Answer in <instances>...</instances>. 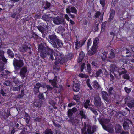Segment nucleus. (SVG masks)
<instances>
[{"label":"nucleus","instance_id":"nucleus-1","mask_svg":"<svg viewBox=\"0 0 134 134\" xmlns=\"http://www.w3.org/2000/svg\"><path fill=\"white\" fill-rule=\"evenodd\" d=\"M45 43H41L38 46V50L40 54V57L44 59L47 58H49L52 60H54L53 55L54 54V50L48 46H44Z\"/></svg>","mask_w":134,"mask_h":134},{"label":"nucleus","instance_id":"nucleus-2","mask_svg":"<svg viewBox=\"0 0 134 134\" xmlns=\"http://www.w3.org/2000/svg\"><path fill=\"white\" fill-rule=\"evenodd\" d=\"M13 65L15 70L16 71H18L20 70L24 65L23 60H17L16 59H15V58L13 61Z\"/></svg>","mask_w":134,"mask_h":134},{"label":"nucleus","instance_id":"nucleus-3","mask_svg":"<svg viewBox=\"0 0 134 134\" xmlns=\"http://www.w3.org/2000/svg\"><path fill=\"white\" fill-rule=\"evenodd\" d=\"M36 27L38 29L39 31L42 33H43L45 31H49L50 27L47 23H40L36 26Z\"/></svg>","mask_w":134,"mask_h":134},{"label":"nucleus","instance_id":"nucleus-4","mask_svg":"<svg viewBox=\"0 0 134 134\" xmlns=\"http://www.w3.org/2000/svg\"><path fill=\"white\" fill-rule=\"evenodd\" d=\"M99 121L103 128L109 132V119L101 118L99 120Z\"/></svg>","mask_w":134,"mask_h":134},{"label":"nucleus","instance_id":"nucleus-5","mask_svg":"<svg viewBox=\"0 0 134 134\" xmlns=\"http://www.w3.org/2000/svg\"><path fill=\"white\" fill-rule=\"evenodd\" d=\"M87 38L86 37H85L82 40H80L79 42L78 40L77 39H76V41L75 42V48L76 49H78L79 48H80L83 45Z\"/></svg>","mask_w":134,"mask_h":134},{"label":"nucleus","instance_id":"nucleus-6","mask_svg":"<svg viewBox=\"0 0 134 134\" xmlns=\"http://www.w3.org/2000/svg\"><path fill=\"white\" fill-rule=\"evenodd\" d=\"M48 38L49 39L48 40V42L52 45L53 47H57L56 45L55 41L58 38L57 36L55 34H53L50 35Z\"/></svg>","mask_w":134,"mask_h":134},{"label":"nucleus","instance_id":"nucleus-7","mask_svg":"<svg viewBox=\"0 0 134 134\" xmlns=\"http://www.w3.org/2000/svg\"><path fill=\"white\" fill-rule=\"evenodd\" d=\"M20 71L19 73L21 79L23 80L25 77L26 73L27 72V67L26 66L22 67L20 69Z\"/></svg>","mask_w":134,"mask_h":134},{"label":"nucleus","instance_id":"nucleus-8","mask_svg":"<svg viewBox=\"0 0 134 134\" xmlns=\"http://www.w3.org/2000/svg\"><path fill=\"white\" fill-rule=\"evenodd\" d=\"M87 131L88 134H93L95 132L96 129V125L91 126L89 124L87 125Z\"/></svg>","mask_w":134,"mask_h":134},{"label":"nucleus","instance_id":"nucleus-9","mask_svg":"<svg viewBox=\"0 0 134 134\" xmlns=\"http://www.w3.org/2000/svg\"><path fill=\"white\" fill-rule=\"evenodd\" d=\"M126 103H127V105L130 108L134 107V99L129 96L126 97L125 99Z\"/></svg>","mask_w":134,"mask_h":134},{"label":"nucleus","instance_id":"nucleus-10","mask_svg":"<svg viewBox=\"0 0 134 134\" xmlns=\"http://www.w3.org/2000/svg\"><path fill=\"white\" fill-rule=\"evenodd\" d=\"M53 21L55 24L58 25L62 23H64V19L58 16L56 18H54L53 19Z\"/></svg>","mask_w":134,"mask_h":134},{"label":"nucleus","instance_id":"nucleus-11","mask_svg":"<svg viewBox=\"0 0 134 134\" xmlns=\"http://www.w3.org/2000/svg\"><path fill=\"white\" fill-rule=\"evenodd\" d=\"M57 76H55L53 79H50L49 80V82L51 83L52 85L54 88H57L58 82Z\"/></svg>","mask_w":134,"mask_h":134},{"label":"nucleus","instance_id":"nucleus-12","mask_svg":"<svg viewBox=\"0 0 134 134\" xmlns=\"http://www.w3.org/2000/svg\"><path fill=\"white\" fill-rule=\"evenodd\" d=\"M100 98L99 96H96L94 98V104L97 107H100L102 104Z\"/></svg>","mask_w":134,"mask_h":134},{"label":"nucleus","instance_id":"nucleus-13","mask_svg":"<svg viewBox=\"0 0 134 134\" xmlns=\"http://www.w3.org/2000/svg\"><path fill=\"white\" fill-rule=\"evenodd\" d=\"M41 86V85L40 83H36L34 85L33 90L34 94H36L39 92V89Z\"/></svg>","mask_w":134,"mask_h":134},{"label":"nucleus","instance_id":"nucleus-14","mask_svg":"<svg viewBox=\"0 0 134 134\" xmlns=\"http://www.w3.org/2000/svg\"><path fill=\"white\" fill-rule=\"evenodd\" d=\"M73 82L74 83L72 86L73 91L75 92H79L80 88V85L78 83H75L74 81Z\"/></svg>","mask_w":134,"mask_h":134},{"label":"nucleus","instance_id":"nucleus-15","mask_svg":"<svg viewBox=\"0 0 134 134\" xmlns=\"http://www.w3.org/2000/svg\"><path fill=\"white\" fill-rule=\"evenodd\" d=\"M21 51L22 52H25L28 51L30 54L31 53V52L30 51L31 48L30 47H28V46L26 45H23L22 47L20 48Z\"/></svg>","mask_w":134,"mask_h":134},{"label":"nucleus","instance_id":"nucleus-16","mask_svg":"<svg viewBox=\"0 0 134 134\" xmlns=\"http://www.w3.org/2000/svg\"><path fill=\"white\" fill-rule=\"evenodd\" d=\"M4 51L0 50V59L5 64L7 62V60L4 56Z\"/></svg>","mask_w":134,"mask_h":134},{"label":"nucleus","instance_id":"nucleus-17","mask_svg":"<svg viewBox=\"0 0 134 134\" xmlns=\"http://www.w3.org/2000/svg\"><path fill=\"white\" fill-rule=\"evenodd\" d=\"M131 123L132 124V122L131 121L127 119H126L125 121L123 124V126L124 130H128L129 128V124Z\"/></svg>","mask_w":134,"mask_h":134},{"label":"nucleus","instance_id":"nucleus-18","mask_svg":"<svg viewBox=\"0 0 134 134\" xmlns=\"http://www.w3.org/2000/svg\"><path fill=\"white\" fill-rule=\"evenodd\" d=\"M97 48L92 46L91 49L87 50L88 55L90 56H91L94 54L96 53Z\"/></svg>","mask_w":134,"mask_h":134},{"label":"nucleus","instance_id":"nucleus-19","mask_svg":"<svg viewBox=\"0 0 134 134\" xmlns=\"http://www.w3.org/2000/svg\"><path fill=\"white\" fill-rule=\"evenodd\" d=\"M56 45L57 46V47H54L55 48H57L58 49L61 47L63 44L62 41L61 40L57 38L55 41Z\"/></svg>","mask_w":134,"mask_h":134},{"label":"nucleus","instance_id":"nucleus-20","mask_svg":"<svg viewBox=\"0 0 134 134\" xmlns=\"http://www.w3.org/2000/svg\"><path fill=\"white\" fill-rule=\"evenodd\" d=\"M85 54L83 51H81L79 54V58L78 59V62L80 63L81 62L85 57Z\"/></svg>","mask_w":134,"mask_h":134},{"label":"nucleus","instance_id":"nucleus-21","mask_svg":"<svg viewBox=\"0 0 134 134\" xmlns=\"http://www.w3.org/2000/svg\"><path fill=\"white\" fill-rule=\"evenodd\" d=\"M24 119H25V121L27 124H29L30 120V117L28 113L25 112Z\"/></svg>","mask_w":134,"mask_h":134},{"label":"nucleus","instance_id":"nucleus-22","mask_svg":"<svg viewBox=\"0 0 134 134\" xmlns=\"http://www.w3.org/2000/svg\"><path fill=\"white\" fill-rule=\"evenodd\" d=\"M102 97L103 99L106 101L108 100V95L107 93L105 91H102L101 92Z\"/></svg>","mask_w":134,"mask_h":134},{"label":"nucleus","instance_id":"nucleus-23","mask_svg":"<svg viewBox=\"0 0 134 134\" xmlns=\"http://www.w3.org/2000/svg\"><path fill=\"white\" fill-rule=\"evenodd\" d=\"M99 42V40L97 37H96L93 40V46L98 48L97 45Z\"/></svg>","mask_w":134,"mask_h":134},{"label":"nucleus","instance_id":"nucleus-24","mask_svg":"<svg viewBox=\"0 0 134 134\" xmlns=\"http://www.w3.org/2000/svg\"><path fill=\"white\" fill-rule=\"evenodd\" d=\"M107 22L105 21L104 22H103L101 24V28L100 31L101 33L105 31V28L106 27V24Z\"/></svg>","mask_w":134,"mask_h":134},{"label":"nucleus","instance_id":"nucleus-25","mask_svg":"<svg viewBox=\"0 0 134 134\" xmlns=\"http://www.w3.org/2000/svg\"><path fill=\"white\" fill-rule=\"evenodd\" d=\"M108 52H104V53H102L101 54H100V56L101 59L103 61L105 60L107 58V54Z\"/></svg>","mask_w":134,"mask_h":134},{"label":"nucleus","instance_id":"nucleus-26","mask_svg":"<svg viewBox=\"0 0 134 134\" xmlns=\"http://www.w3.org/2000/svg\"><path fill=\"white\" fill-rule=\"evenodd\" d=\"M66 8L69 9H70L71 12L77 14V10L75 7L74 6H71V7L69 6L68 8Z\"/></svg>","mask_w":134,"mask_h":134},{"label":"nucleus","instance_id":"nucleus-27","mask_svg":"<svg viewBox=\"0 0 134 134\" xmlns=\"http://www.w3.org/2000/svg\"><path fill=\"white\" fill-rule=\"evenodd\" d=\"M92 85L94 88L97 89H98L100 87L98 83L96 80H95L93 82Z\"/></svg>","mask_w":134,"mask_h":134},{"label":"nucleus","instance_id":"nucleus-28","mask_svg":"<svg viewBox=\"0 0 134 134\" xmlns=\"http://www.w3.org/2000/svg\"><path fill=\"white\" fill-rule=\"evenodd\" d=\"M30 129V128L29 126L26 125V126L23 128V130L22 131H24L25 133H28L29 132Z\"/></svg>","mask_w":134,"mask_h":134},{"label":"nucleus","instance_id":"nucleus-29","mask_svg":"<svg viewBox=\"0 0 134 134\" xmlns=\"http://www.w3.org/2000/svg\"><path fill=\"white\" fill-rule=\"evenodd\" d=\"M7 53L10 58H13L14 57V54L13 52L10 49H8Z\"/></svg>","mask_w":134,"mask_h":134},{"label":"nucleus","instance_id":"nucleus-30","mask_svg":"<svg viewBox=\"0 0 134 134\" xmlns=\"http://www.w3.org/2000/svg\"><path fill=\"white\" fill-rule=\"evenodd\" d=\"M49 103L53 107L54 109H56L57 108V107L55 106L56 104V103L52 100H51L49 101Z\"/></svg>","mask_w":134,"mask_h":134},{"label":"nucleus","instance_id":"nucleus-31","mask_svg":"<svg viewBox=\"0 0 134 134\" xmlns=\"http://www.w3.org/2000/svg\"><path fill=\"white\" fill-rule=\"evenodd\" d=\"M11 115L10 111L9 110L7 109V112H5L4 114V118H7L9 116Z\"/></svg>","mask_w":134,"mask_h":134},{"label":"nucleus","instance_id":"nucleus-32","mask_svg":"<svg viewBox=\"0 0 134 134\" xmlns=\"http://www.w3.org/2000/svg\"><path fill=\"white\" fill-rule=\"evenodd\" d=\"M73 112L71 111V109H69L67 112V115L68 118L70 119L72 118V116L73 115Z\"/></svg>","mask_w":134,"mask_h":134},{"label":"nucleus","instance_id":"nucleus-33","mask_svg":"<svg viewBox=\"0 0 134 134\" xmlns=\"http://www.w3.org/2000/svg\"><path fill=\"white\" fill-rule=\"evenodd\" d=\"M116 131L117 133H119L121 131V127L118 124L116 125L115 127Z\"/></svg>","mask_w":134,"mask_h":134},{"label":"nucleus","instance_id":"nucleus-34","mask_svg":"<svg viewBox=\"0 0 134 134\" xmlns=\"http://www.w3.org/2000/svg\"><path fill=\"white\" fill-rule=\"evenodd\" d=\"M54 132L52 131L51 129H46L44 131L45 134H53Z\"/></svg>","mask_w":134,"mask_h":134},{"label":"nucleus","instance_id":"nucleus-35","mask_svg":"<svg viewBox=\"0 0 134 134\" xmlns=\"http://www.w3.org/2000/svg\"><path fill=\"white\" fill-rule=\"evenodd\" d=\"M42 19L46 21H48L50 20V18L49 16L47 14H45L42 17Z\"/></svg>","mask_w":134,"mask_h":134},{"label":"nucleus","instance_id":"nucleus-36","mask_svg":"<svg viewBox=\"0 0 134 134\" xmlns=\"http://www.w3.org/2000/svg\"><path fill=\"white\" fill-rule=\"evenodd\" d=\"M66 10L67 13L69 14V16L71 18L73 19L75 18V16L74 15L71 14V11L69 9L66 8Z\"/></svg>","mask_w":134,"mask_h":134},{"label":"nucleus","instance_id":"nucleus-37","mask_svg":"<svg viewBox=\"0 0 134 134\" xmlns=\"http://www.w3.org/2000/svg\"><path fill=\"white\" fill-rule=\"evenodd\" d=\"M114 51L112 49L111 50L109 53V58H113L115 57Z\"/></svg>","mask_w":134,"mask_h":134},{"label":"nucleus","instance_id":"nucleus-38","mask_svg":"<svg viewBox=\"0 0 134 134\" xmlns=\"http://www.w3.org/2000/svg\"><path fill=\"white\" fill-rule=\"evenodd\" d=\"M113 87H110L109 88V96L110 95H112V98H113V97H114V91L113 90Z\"/></svg>","mask_w":134,"mask_h":134},{"label":"nucleus","instance_id":"nucleus-39","mask_svg":"<svg viewBox=\"0 0 134 134\" xmlns=\"http://www.w3.org/2000/svg\"><path fill=\"white\" fill-rule=\"evenodd\" d=\"M79 115L81 116V119H86V115L82 110L79 113Z\"/></svg>","mask_w":134,"mask_h":134},{"label":"nucleus","instance_id":"nucleus-40","mask_svg":"<svg viewBox=\"0 0 134 134\" xmlns=\"http://www.w3.org/2000/svg\"><path fill=\"white\" fill-rule=\"evenodd\" d=\"M73 99L77 102L80 101V98L78 95H74L73 97Z\"/></svg>","mask_w":134,"mask_h":134},{"label":"nucleus","instance_id":"nucleus-41","mask_svg":"<svg viewBox=\"0 0 134 134\" xmlns=\"http://www.w3.org/2000/svg\"><path fill=\"white\" fill-rule=\"evenodd\" d=\"M46 4L44 7L45 9H47L50 8L51 4L50 2H48L47 1L46 2Z\"/></svg>","mask_w":134,"mask_h":134},{"label":"nucleus","instance_id":"nucleus-42","mask_svg":"<svg viewBox=\"0 0 134 134\" xmlns=\"http://www.w3.org/2000/svg\"><path fill=\"white\" fill-rule=\"evenodd\" d=\"M92 43V40L90 38L88 39L87 45V50H88L89 49V46H91Z\"/></svg>","mask_w":134,"mask_h":134},{"label":"nucleus","instance_id":"nucleus-43","mask_svg":"<svg viewBox=\"0 0 134 134\" xmlns=\"http://www.w3.org/2000/svg\"><path fill=\"white\" fill-rule=\"evenodd\" d=\"M90 102V101L89 100H86L83 105V106L85 108H87L88 107V106L90 105H89Z\"/></svg>","mask_w":134,"mask_h":134},{"label":"nucleus","instance_id":"nucleus-44","mask_svg":"<svg viewBox=\"0 0 134 134\" xmlns=\"http://www.w3.org/2000/svg\"><path fill=\"white\" fill-rule=\"evenodd\" d=\"M21 86H22L21 85H20L16 87H12V90L14 91H18V90L19 91L21 87Z\"/></svg>","mask_w":134,"mask_h":134},{"label":"nucleus","instance_id":"nucleus-45","mask_svg":"<svg viewBox=\"0 0 134 134\" xmlns=\"http://www.w3.org/2000/svg\"><path fill=\"white\" fill-rule=\"evenodd\" d=\"M38 98L39 99L41 100H44L45 99L44 96L42 93H40Z\"/></svg>","mask_w":134,"mask_h":134},{"label":"nucleus","instance_id":"nucleus-46","mask_svg":"<svg viewBox=\"0 0 134 134\" xmlns=\"http://www.w3.org/2000/svg\"><path fill=\"white\" fill-rule=\"evenodd\" d=\"M115 14V12L114 10H111L110 14V18L109 19V21L112 19L113 18Z\"/></svg>","mask_w":134,"mask_h":134},{"label":"nucleus","instance_id":"nucleus-47","mask_svg":"<svg viewBox=\"0 0 134 134\" xmlns=\"http://www.w3.org/2000/svg\"><path fill=\"white\" fill-rule=\"evenodd\" d=\"M87 69L88 72L90 74L91 73L92 70L90 64L88 63L87 65Z\"/></svg>","mask_w":134,"mask_h":134},{"label":"nucleus","instance_id":"nucleus-48","mask_svg":"<svg viewBox=\"0 0 134 134\" xmlns=\"http://www.w3.org/2000/svg\"><path fill=\"white\" fill-rule=\"evenodd\" d=\"M4 67V63L1 61L0 62V72L3 70Z\"/></svg>","mask_w":134,"mask_h":134},{"label":"nucleus","instance_id":"nucleus-49","mask_svg":"<svg viewBox=\"0 0 134 134\" xmlns=\"http://www.w3.org/2000/svg\"><path fill=\"white\" fill-rule=\"evenodd\" d=\"M7 92L6 89H1L0 90V93L3 96H5Z\"/></svg>","mask_w":134,"mask_h":134},{"label":"nucleus","instance_id":"nucleus-50","mask_svg":"<svg viewBox=\"0 0 134 134\" xmlns=\"http://www.w3.org/2000/svg\"><path fill=\"white\" fill-rule=\"evenodd\" d=\"M65 30V29L63 26H60L58 28V30L59 32H62Z\"/></svg>","mask_w":134,"mask_h":134},{"label":"nucleus","instance_id":"nucleus-51","mask_svg":"<svg viewBox=\"0 0 134 134\" xmlns=\"http://www.w3.org/2000/svg\"><path fill=\"white\" fill-rule=\"evenodd\" d=\"M38 36L35 33H33L31 36V38H33L35 39H37L38 38Z\"/></svg>","mask_w":134,"mask_h":134},{"label":"nucleus","instance_id":"nucleus-52","mask_svg":"<svg viewBox=\"0 0 134 134\" xmlns=\"http://www.w3.org/2000/svg\"><path fill=\"white\" fill-rule=\"evenodd\" d=\"M13 82L15 84L18 85L20 84L21 82L18 79H14Z\"/></svg>","mask_w":134,"mask_h":134},{"label":"nucleus","instance_id":"nucleus-53","mask_svg":"<svg viewBox=\"0 0 134 134\" xmlns=\"http://www.w3.org/2000/svg\"><path fill=\"white\" fill-rule=\"evenodd\" d=\"M122 77L125 79L127 80H129L130 78V76L129 74H124L123 76Z\"/></svg>","mask_w":134,"mask_h":134},{"label":"nucleus","instance_id":"nucleus-54","mask_svg":"<svg viewBox=\"0 0 134 134\" xmlns=\"http://www.w3.org/2000/svg\"><path fill=\"white\" fill-rule=\"evenodd\" d=\"M102 72V70L101 69H100L98 70L96 73V77H98Z\"/></svg>","mask_w":134,"mask_h":134},{"label":"nucleus","instance_id":"nucleus-55","mask_svg":"<svg viewBox=\"0 0 134 134\" xmlns=\"http://www.w3.org/2000/svg\"><path fill=\"white\" fill-rule=\"evenodd\" d=\"M101 13L100 11H97L95 13L94 16L95 18H98L99 17V16L100 15Z\"/></svg>","mask_w":134,"mask_h":134},{"label":"nucleus","instance_id":"nucleus-56","mask_svg":"<svg viewBox=\"0 0 134 134\" xmlns=\"http://www.w3.org/2000/svg\"><path fill=\"white\" fill-rule=\"evenodd\" d=\"M34 104L35 106L37 107H38L39 108L41 106V103L39 102H34Z\"/></svg>","mask_w":134,"mask_h":134},{"label":"nucleus","instance_id":"nucleus-57","mask_svg":"<svg viewBox=\"0 0 134 134\" xmlns=\"http://www.w3.org/2000/svg\"><path fill=\"white\" fill-rule=\"evenodd\" d=\"M116 68V67L114 65L111 66L110 68V70L113 73L114 71L115 70V69Z\"/></svg>","mask_w":134,"mask_h":134},{"label":"nucleus","instance_id":"nucleus-58","mask_svg":"<svg viewBox=\"0 0 134 134\" xmlns=\"http://www.w3.org/2000/svg\"><path fill=\"white\" fill-rule=\"evenodd\" d=\"M100 3L103 8H104L105 4V0H100Z\"/></svg>","mask_w":134,"mask_h":134},{"label":"nucleus","instance_id":"nucleus-59","mask_svg":"<svg viewBox=\"0 0 134 134\" xmlns=\"http://www.w3.org/2000/svg\"><path fill=\"white\" fill-rule=\"evenodd\" d=\"M96 115H98V113L96 109L94 108H92L90 109Z\"/></svg>","mask_w":134,"mask_h":134},{"label":"nucleus","instance_id":"nucleus-60","mask_svg":"<svg viewBox=\"0 0 134 134\" xmlns=\"http://www.w3.org/2000/svg\"><path fill=\"white\" fill-rule=\"evenodd\" d=\"M99 25V23H98L94 25V28L95 31H97L98 30Z\"/></svg>","mask_w":134,"mask_h":134},{"label":"nucleus","instance_id":"nucleus-61","mask_svg":"<svg viewBox=\"0 0 134 134\" xmlns=\"http://www.w3.org/2000/svg\"><path fill=\"white\" fill-rule=\"evenodd\" d=\"M82 78H87V77L85 74H84L82 73H80L78 76Z\"/></svg>","mask_w":134,"mask_h":134},{"label":"nucleus","instance_id":"nucleus-62","mask_svg":"<svg viewBox=\"0 0 134 134\" xmlns=\"http://www.w3.org/2000/svg\"><path fill=\"white\" fill-rule=\"evenodd\" d=\"M123 69L124 70L122 71L121 72H120L119 73V74L120 75L122 74H123L124 75V74H126V73H127V71L126 70H125L123 68Z\"/></svg>","mask_w":134,"mask_h":134},{"label":"nucleus","instance_id":"nucleus-63","mask_svg":"<svg viewBox=\"0 0 134 134\" xmlns=\"http://www.w3.org/2000/svg\"><path fill=\"white\" fill-rule=\"evenodd\" d=\"M18 130V129H16V128L13 127V130L11 131V134H14L15 132Z\"/></svg>","mask_w":134,"mask_h":134},{"label":"nucleus","instance_id":"nucleus-64","mask_svg":"<svg viewBox=\"0 0 134 134\" xmlns=\"http://www.w3.org/2000/svg\"><path fill=\"white\" fill-rule=\"evenodd\" d=\"M124 89L125 92L127 93H130L131 91V89L129 88H128L127 87H126L124 88Z\"/></svg>","mask_w":134,"mask_h":134}]
</instances>
